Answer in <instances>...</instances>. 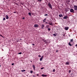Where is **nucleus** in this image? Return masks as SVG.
<instances>
[{
    "instance_id": "nucleus-2",
    "label": "nucleus",
    "mask_w": 77,
    "mask_h": 77,
    "mask_svg": "<svg viewBox=\"0 0 77 77\" xmlns=\"http://www.w3.org/2000/svg\"><path fill=\"white\" fill-rule=\"evenodd\" d=\"M48 6L51 9H52V6H51V4L49 2L48 3Z\"/></svg>"
},
{
    "instance_id": "nucleus-31",
    "label": "nucleus",
    "mask_w": 77,
    "mask_h": 77,
    "mask_svg": "<svg viewBox=\"0 0 77 77\" xmlns=\"http://www.w3.org/2000/svg\"><path fill=\"white\" fill-rule=\"evenodd\" d=\"M44 69V67H42L41 68V69Z\"/></svg>"
},
{
    "instance_id": "nucleus-7",
    "label": "nucleus",
    "mask_w": 77,
    "mask_h": 77,
    "mask_svg": "<svg viewBox=\"0 0 77 77\" xmlns=\"http://www.w3.org/2000/svg\"><path fill=\"white\" fill-rule=\"evenodd\" d=\"M68 18V16H65L63 17V19H67V18Z\"/></svg>"
},
{
    "instance_id": "nucleus-21",
    "label": "nucleus",
    "mask_w": 77,
    "mask_h": 77,
    "mask_svg": "<svg viewBox=\"0 0 77 77\" xmlns=\"http://www.w3.org/2000/svg\"><path fill=\"white\" fill-rule=\"evenodd\" d=\"M48 30H49V31H50V30H51V29L50 28H48Z\"/></svg>"
},
{
    "instance_id": "nucleus-14",
    "label": "nucleus",
    "mask_w": 77,
    "mask_h": 77,
    "mask_svg": "<svg viewBox=\"0 0 77 77\" xmlns=\"http://www.w3.org/2000/svg\"><path fill=\"white\" fill-rule=\"evenodd\" d=\"M69 63L68 62H66V65H69Z\"/></svg>"
},
{
    "instance_id": "nucleus-8",
    "label": "nucleus",
    "mask_w": 77,
    "mask_h": 77,
    "mask_svg": "<svg viewBox=\"0 0 77 77\" xmlns=\"http://www.w3.org/2000/svg\"><path fill=\"white\" fill-rule=\"evenodd\" d=\"M38 24H35L34 25V27H38Z\"/></svg>"
},
{
    "instance_id": "nucleus-3",
    "label": "nucleus",
    "mask_w": 77,
    "mask_h": 77,
    "mask_svg": "<svg viewBox=\"0 0 77 77\" xmlns=\"http://www.w3.org/2000/svg\"><path fill=\"white\" fill-rule=\"evenodd\" d=\"M70 12H72V13H74V10L73 9L71 8L70 9Z\"/></svg>"
},
{
    "instance_id": "nucleus-29",
    "label": "nucleus",
    "mask_w": 77,
    "mask_h": 77,
    "mask_svg": "<svg viewBox=\"0 0 77 77\" xmlns=\"http://www.w3.org/2000/svg\"><path fill=\"white\" fill-rule=\"evenodd\" d=\"M38 57H41V56L40 55H39Z\"/></svg>"
},
{
    "instance_id": "nucleus-5",
    "label": "nucleus",
    "mask_w": 77,
    "mask_h": 77,
    "mask_svg": "<svg viewBox=\"0 0 77 77\" xmlns=\"http://www.w3.org/2000/svg\"><path fill=\"white\" fill-rule=\"evenodd\" d=\"M69 10V8H66L65 11H66V12H68Z\"/></svg>"
},
{
    "instance_id": "nucleus-25",
    "label": "nucleus",
    "mask_w": 77,
    "mask_h": 77,
    "mask_svg": "<svg viewBox=\"0 0 77 77\" xmlns=\"http://www.w3.org/2000/svg\"><path fill=\"white\" fill-rule=\"evenodd\" d=\"M45 16H48V14H46L45 15Z\"/></svg>"
},
{
    "instance_id": "nucleus-38",
    "label": "nucleus",
    "mask_w": 77,
    "mask_h": 77,
    "mask_svg": "<svg viewBox=\"0 0 77 77\" xmlns=\"http://www.w3.org/2000/svg\"><path fill=\"white\" fill-rule=\"evenodd\" d=\"M75 46H76V47H77V44Z\"/></svg>"
},
{
    "instance_id": "nucleus-41",
    "label": "nucleus",
    "mask_w": 77,
    "mask_h": 77,
    "mask_svg": "<svg viewBox=\"0 0 77 77\" xmlns=\"http://www.w3.org/2000/svg\"><path fill=\"white\" fill-rule=\"evenodd\" d=\"M0 67H1V65H0Z\"/></svg>"
},
{
    "instance_id": "nucleus-1",
    "label": "nucleus",
    "mask_w": 77,
    "mask_h": 77,
    "mask_svg": "<svg viewBox=\"0 0 77 77\" xmlns=\"http://www.w3.org/2000/svg\"><path fill=\"white\" fill-rule=\"evenodd\" d=\"M73 39H72L70 40V41L69 43V45L70 46H72V45H73L74 44V42H73Z\"/></svg>"
},
{
    "instance_id": "nucleus-18",
    "label": "nucleus",
    "mask_w": 77,
    "mask_h": 77,
    "mask_svg": "<svg viewBox=\"0 0 77 77\" xmlns=\"http://www.w3.org/2000/svg\"><path fill=\"white\" fill-rule=\"evenodd\" d=\"M28 14L30 16H31V13H28Z\"/></svg>"
},
{
    "instance_id": "nucleus-42",
    "label": "nucleus",
    "mask_w": 77,
    "mask_h": 77,
    "mask_svg": "<svg viewBox=\"0 0 77 77\" xmlns=\"http://www.w3.org/2000/svg\"><path fill=\"white\" fill-rule=\"evenodd\" d=\"M2 51H4V50H3V49H2Z\"/></svg>"
},
{
    "instance_id": "nucleus-22",
    "label": "nucleus",
    "mask_w": 77,
    "mask_h": 77,
    "mask_svg": "<svg viewBox=\"0 0 77 77\" xmlns=\"http://www.w3.org/2000/svg\"><path fill=\"white\" fill-rule=\"evenodd\" d=\"M38 1L40 2H42V0H38Z\"/></svg>"
},
{
    "instance_id": "nucleus-27",
    "label": "nucleus",
    "mask_w": 77,
    "mask_h": 77,
    "mask_svg": "<svg viewBox=\"0 0 77 77\" xmlns=\"http://www.w3.org/2000/svg\"><path fill=\"white\" fill-rule=\"evenodd\" d=\"M44 42H46V40H43Z\"/></svg>"
},
{
    "instance_id": "nucleus-20",
    "label": "nucleus",
    "mask_w": 77,
    "mask_h": 77,
    "mask_svg": "<svg viewBox=\"0 0 77 77\" xmlns=\"http://www.w3.org/2000/svg\"><path fill=\"white\" fill-rule=\"evenodd\" d=\"M33 67L34 69H35V65H33Z\"/></svg>"
},
{
    "instance_id": "nucleus-34",
    "label": "nucleus",
    "mask_w": 77,
    "mask_h": 77,
    "mask_svg": "<svg viewBox=\"0 0 77 77\" xmlns=\"http://www.w3.org/2000/svg\"><path fill=\"white\" fill-rule=\"evenodd\" d=\"M14 65V63H12V65Z\"/></svg>"
},
{
    "instance_id": "nucleus-4",
    "label": "nucleus",
    "mask_w": 77,
    "mask_h": 77,
    "mask_svg": "<svg viewBox=\"0 0 77 77\" xmlns=\"http://www.w3.org/2000/svg\"><path fill=\"white\" fill-rule=\"evenodd\" d=\"M74 9L75 11H77V5H74Z\"/></svg>"
},
{
    "instance_id": "nucleus-12",
    "label": "nucleus",
    "mask_w": 77,
    "mask_h": 77,
    "mask_svg": "<svg viewBox=\"0 0 77 77\" xmlns=\"http://www.w3.org/2000/svg\"><path fill=\"white\" fill-rule=\"evenodd\" d=\"M42 77H47V75L42 74Z\"/></svg>"
},
{
    "instance_id": "nucleus-24",
    "label": "nucleus",
    "mask_w": 77,
    "mask_h": 77,
    "mask_svg": "<svg viewBox=\"0 0 77 77\" xmlns=\"http://www.w3.org/2000/svg\"><path fill=\"white\" fill-rule=\"evenodd\" d=\"M0 36H1V37H2V38H3V35H0Z\"/></svg>"
},
{
    "instance_id": "nucleus-32",
    "label": "nucleus",
    "mask_w": 77,
    "mask_h": 77,
    "mask_svg": "<svg viewBox=\"0 0 77 77\" xmlns=\"http://www.w3.org/2000/svg\"><path fill=\"white\" fill-rule=\"evenodd\" d=\"M25 18H24V17H23V18H22V19H23V20H24V19H25Z\"/></svg>"
},
{
    "instance_id": "nucleus-15",
    "label": "nucleus",
    "mask_w": 77,
    "mask_h": 77,
    "mask_svg": "<svg viewBox=\"0 0 77 77\" xmlns=\"http://www.w3.org/2000/svg\"><path fill=\"white\" fill-rule=\"evenodd\" d=\"M6 19H9V17L8 16V15H6Z\"/></svg>"
},
{
    "instance_id": "nucleus-39",
    "label": "nucleus",
    "mask_w": 77,
    "mask_h": 77,
    "mask_svg": "<svg viewBox=\"0 0 77 77\" xmlns=\"http://www.w3.org/2000/svg\"><path fill=\"white\" fill-rule=\"evenodd\" d=\"M69 72H71V71L70 70H69Z\"/></svg>"
},
{
    "instance_id": "nucleus-37",
    "label": "nucleus",
    "mask_w": 77,
    "mask_h": 77,
    "mask_svg": "<svg viewBox=\"0 0 77 77\" xmlns=\"http://www.w3.org/2000/svg\"><path fill=\"white\" fill-rule=\"evenodd\" d=\"M37 76H39V75L38 74H37Z\"/></svg>"
},
{
    "instance_id": "nucleus-19",
    "label": "nucleus",
    "mask_w": 77,
    "mask_h": 77,
    "mask_svg": "<svg viewBox=\"0 0 77 77\" xmlns=\"http://www.w3.org/2000/svg\"><path fill=\"white\" fill-rule=\"evenodd\" d=\"M53 36H56V34H53Z\"/></svg>"
},
{
    "instance_id": "nucleus-36",
    "label": "nucleus",
    "mask_w": 77,
    "mask_h": 77,
    "mask_svg": "<svg viewBox=\"0 0 77 77\" xmlns=\"http://www.w3.org/2000/svg\"><path fill=\"white\" fill-rule=\"evenodd\" d=\"M45 23H46V24H48V22H46Z\"/></svg>"
},
{
    "instance_id": "nucleus-16",
    "label": "nucleus",
    "mask_w": 77,
    "mask_h": 77,
    "mask_svg": "<svg viewBox=\"0 0 77 77\" xmlns=\"http://www.w3.org/2000/svg\"><path fill=\"white\" fill-rule=\"evenodd\" d=\"M21 72H24L25 71H26L25 70H21Z\"/></svg>"
},
{
    "instance_id": "nucleus-33",
    "label": "nucleus",
    "mask_w": 77,
    "mask_h": 77,
    "mask_svg": "<svg viewBox=\"0 0 77 77\" xmlns=\"http://www.w3.org/2000/svg\"><path fill=\"white\" fill-rule=\"evenodd\" d=\"M58 50H57L56 51V52L57 53V52H58Z\"/></svg>"
},
{
    "instance_id": "nucleus-17",
    "label": "nucleus",
    "mask_w": 77,
    "mask_h": 77,
    "mask_svg": "<svg viewBox=\"0 0 77 77\" xmlns=\"http://www.w3.org/2000/svg\"><path fill=\"white\" fill-rule=\"evenodd\" d=\"M43 22H46V18L43 21Z\"/></svg>"
},
{
    "instance_id": "nucleus-13",
    "label": "nucleus",
    "mask_w": 77,
    "mask_h": 77,
    "mask_svg": "<svg viewBox=\"0 0 77 77\" xmlns=\"http://www.w3.org/2000/svg\"><path fill=\"white\" fill-rule=\"evenodd\" d=\"M59 16L60 17H63V15H62V14H60L59 15Z\"/></svg>"
},
{
    "instance_id": "nucleus-35",
    "label": "nucleus",
    "mask_w": 77,
    "mask_h": 77,
    "mask_svg": "<svg viewBox=\"0 0 77 77\" xmlns=\"http://www.w3.org/2000/svg\"><path fill=\"white\" fill-rule=\"evenodd\" d=\"M32 45H33L34 46V45H35V44H32Z\"/></svg>"
},
{
    "instance_id": "nucleus-6",
    "label": "nucleus",
    "mask_w": 77,
    "mask_h": 77,
    "mask_svg": "<svg viewBox=\"0 0 77 77\" xmlns=\"http://www.w3.org/2000/svg\"><path fill=\"white\" fill-rule=\"evenodd\" d=\"M64 29L66 30H68V29H69V27H65Z\"/></svg>"
},
{
    "instance_id": "nucleus-26",
    "label": "nucleus",
    "mask_w": 77,
    "mask_h": 77,
    "mask_svg": "<svg viewBox=\"0 0 77 77\" xmlns=\"http://www.w3.org/2000/svg\"><path fill=\"white\" fill-rule=\"evenodd\" d=\"M22 53H21V52H20V53H18V54H22Z\"/></svg>"
},
{
    "instance_id": "nucleus-11",
    "label": "nucleus",
    "mask_w": 77,
    "mask_h": 77,
    "mask_svg": "<svg viewBox=\"0 0 77 77\" xmlns=\"http://www.w3.org/2000/svg\"><path fill=\"white\" fill-rule=\"evenodd\" d=\"M42 59H43V56H42L41 58L40 59V61H42Z\"/></svg>"
},
{
    "instance_id": "nucleus-10",
    "label": "nucleus",
    "mask_w": 77,
    "mask_h": 77,
    "mask_svg": "<svg viewBox=\"0 0 77 77\" xmlns=\"http://www.w3.org/2000/svg\"><path fill=\"white\" fill-rule=\"evenodd\" d=\"M44 25L43 24H42V25L41 28H42V29H44Z\"/></svg>"
},
{
    "instance_id": "nucleus-28",
    "label": "nucleus",
    "mask_w": 77,
    "mask_h": 77,
    "mask_svg": "<svg viewBox=\"0 0 77 77\" xmlns=\"http://www.w3.org/2000/svg\"><path fill=\"white\" fill-rule=\"evenodd\" d=\"M30 72H31V73H33V71H30Z\"/></svg>"
},
{
    "instance_id": "nucleus-40",
    "label": "nucleus",
    "mask_w": 77,
    "mask_h": 77,
    "mask_svg": "<svg viewBox=\"0 0 77 77\" xmlns=\"http://www.w3.org/2000/svg\"><path fill=\"white\" fill-rule=\"evenodd\" d=\"M30 62H32V61H31Z\"/></svg>"
},
{
    "instance_id": "nucleus-9",
    "label": "nucleus",
    "mask_w": 77,
    "mask_h": 77,
    "mask_svg": "<svg viewBox=\"0 0 77 77\" xmlns=\"http://www.w3.org/2000/svg\"><path fill=\"white\" fill-rule=\"evenodd\" d=\"M48 24H49V25H52V22L51 21H50Z\"/></svg>"
},
{
    "instance_id": "nucleus-23",
    "label": "nucleus",
    "mask_w": 77,
    "mask_h": 77,
    "mask_svg": "<svg viewBox=\"0 0 77 77\" xmlns=\"http://www.w3.org/2000/svg\"><path fill=\"white\" fill-rule=\"evenodd\" d=\"M3 20L4 21H5V20H6V19H5V17H4L3 19Z\"/></svg>"
},
{
    "instance_id": "nucleus-30",
    "label": "nucleus",
    "mask_w": 77,
    "mask_h": 77,
    "mask_svg": "<svg viewBox=\"0 0 77 77\" xmlns=\"http://www.w3.org/2000/svg\"><path fill=\"white\" fill-rule=\"evenodd\" d=\"M53 72H55V69H53Z\"/></svg>"
}]
</instances>
